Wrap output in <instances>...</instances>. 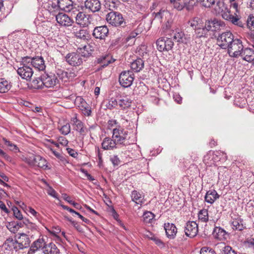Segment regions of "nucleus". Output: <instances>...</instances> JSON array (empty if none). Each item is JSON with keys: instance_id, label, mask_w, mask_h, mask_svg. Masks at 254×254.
<instances>
[{"instance_id": "obj_6", "label": "nucleus", "mask_w": 254, "mask_h": 254, "mask_svg": "<svg viewBox=\"0 0 254 254\" xmlns=\"http://www.w3.org/2000/svg\"><path fill=\"white\" fill-rule=\"evenodd\" d=\"M17 72L22 79L26 80H29L33 74L31 65L28 63L23 62V58H22L20 66L18 68Z\"/></svg>"}, {"instance_id": "obj_62", "label": "nucleus", "mask_w": 254, "mask_h": 254, "mask_svg": "<svg viewBox=\"0 0 254 254\" xmlns=\"http://www.w3.org/2000/svg\"><path fill=\"white\" fill-rule=\"evenodd\" d=\"M58 141L60 144L66 146L68 144V140L64 136H60L58 138Z\"/></svg>"}, {"instance_id": "obj_3", "label": "nucleus", "mask_w": 254, "mask_h": 254, "mask_svg": "<svg viewBox=\"0 0 254 254\" xmlns=\"http://www.w3.org/2000/svg\"><path fill=\"white\" fill-rule=\"evenodd\" d=\"M128 131L121 128H115L113 129L112 138L118 146L126 145L128 144L127 137Z\"/></svg>"}, {"instance_id": "obj_24", "label": "nucleus", "mask_w": 254, "mask_h": 254, "mask_svg": "<svg viewBox=\"0 0 254 254\" xmlns=\"http://www.w3.org/2000/svg\"><path fill=\"white\" fill-rule=\"evenodd\" d=\"M164 229L168 238L170 239L175 238L177 233V229L174 224L169 223H165Z\"/></svg>"}, {"instance_id": "obj_20", "label": "nucleus", "mask_w": 254, "mask_h": 254, "mask_svg": "<svg viewBox=\"0 0 254 254\" xmlns=\"http://www.w3.org/2000/svg\"><path fill=\"white\" fill-rule=\"evenodd\" d=\"M76 100V102H79L80 103L78 105V107L81 111L82 114L85 116H91L92 113L91 107L86 103V102L81 97H78Z\"/></svg>"}, {"instance_id": "obj_56", "label": "nucleus", "mask_w": 254, "mask_h": 254, "mask_svg": "<svg viewBox=\"0 0 254 254\" xmlns=\"http://www.w3.org/2000/svg\"><path fill=\"white\" fill-rule=\"evenodd\" d=\"M221 254H237V253L230 246H227L224 247Z\"/></svg>"}, {"instance_id": "obj_61", "label": "nucleus", "mask_w": 254, "mask_h": 254, "mask_svg": "<svg viewBox=\"0 0 254 254\" xmlns=\"http://www.w3.org/2000/svg\"><path fill=\"white\" fill-rule=\"evenodd\" d=\"M110 159L114 166H117L120 163V160L117 155L111 156Z\"/></svg>"}, {"instance_id": "obj_63", "label": "nucleus", "mask_w": 254, "mask_h": 254, "mask_svg": "<svg viewBox=\"0 0 254 254\" xmlns=\"http://www.w3.org/2000/svg\"><path fill=\"white\" fill-rule=\"evenodd\" d=\"M150 235L151 236L150 239L153 240L156 243V244L158 245V246L163 245L162 242L159 239L153 235L152 234H150Z\"/></svg>"}, {"instance_id": "obj_32", "label": "nucleus", "mask_w": 254, "mask_h": 254, "mask_svg": "<svg viewBox=\"0 0 254 254\" xmlns=\"http://www.w3.org/2000/svg\"><path fill=\"white\" fill-rule=\"evenodd\" d=\"M144 67V61L138 58L130 64V67L135 72L140 71Z\"/></svg>"}, {"instance_id": "obj_16", "label": "nucleus", "mask_w": 254, "mask_h": 254, "mask_svg": "<svg viewBox=\"0 0 254 254\" xmlns=\"http://www.w3.org/2000/svg\"><path fill=\"white\" fill-rule=\"evenodd\" d=\"M84 5L85 8L88 12L93 13L99 11L101 8V4L99 0H85Z\"/></svg>"}, {"instance_id": "obj_51", "label": "nucleus", "mask_w": 254, "mask_h": 254, "mask_svg": "<svg viewBox=\"0 0 254 254\" xmlns=\"http://www.w3.org/2000/svg\"><path fill=\"white\" fill-rule=\"evenodd\" d=\"M184 1L186 8L188 10L192 9L198 2V0H184Z\"/></svg>"}, {"instance_id": "obj_49", "label": "nucleus", "mask_w": 254, "mask_h": 254, "mask_svg": "<svg viewBox=\"0 0 254 254\" xmlns=\"http://www.w3.org/2000/svg\"><path fill=\"white\" fill-rule=\"evenodd\" d=\"M32 86L35 89L42 88L43 86H44L43 83L42 75L41 76L40 78L34 79L32 82Z\"/></svg>"}, {"instance_id": "obj_27", "label": "nucleus", "mask_w": 254, "mask_h": 254, "mask_svg": "<svg viewBox=\"0 0 254 254\" xmlns=\"http://www.w3.org/2000/svg\"><path fill=\"white\" fill-rule=\"evenodd\" d=\"M216 2L213 6V10L216 14H220L221 12L227 11L228 8L224 0H218Z\"/></svg>"}, {"instance_id": "obj_40", "label": "nucleus", "mask_w": 254, "mask_h": 254, "mask_svg": "<svg viewBox=\"0 0 254 254\" xmlns=\"http://www.w3.org/2000/svg\"><path fill=\"white\" fill-rule=\"evenodd\" d=\"M198 219L202 222H206L208 220V214L207 209H203L199 211L198 214Z\"/></svg>"}, {"instance_id": "obj_60", "label": "nucleus", "mask_w": 254, "mask_h": 254, "mask_svg": "<svg viewBox=\"0 0 254 254\" xmlns=\"http://www.w3.org/2000/svg\"><path fill=\"white\" fill-rule=\"evenodd\" d=\"M47 192L48 194L52 197L59 199V197H58V194L56 191L54 190L52 187H49V188L47 190Z\"/></svg>"}, {"instance_id": "obj_46", "label": "nucleus", "mask_w": 254, "mask_h": 254, "mask_svg": "<svg viewBox=\"0 0 254 254\" xmlns=\"http://www.w3.org/2000/svg\"><path fill=\"white\" fill-rule=\"evenodd\" d=\"M143 221L145 223H150L154 217V214L150 211H146L143 213Z\"/></svg>"}, {"instance_id": "obj_22", "label": "nucleus", "mask_w": 254, "mask_h": 254, "mask_svg": "<svg viewBox=\"0 0 254 254\" xmlns=\"http://www.w3.org/2000/svg\"><path fill=\"white\" fill-rule=\"evenodd\" d=\"M208 24L206 21L204 25L203 24L200 27H198L197 29L194 31V35L196 38H207L209 35L210 30L207 27Z\"/></svg>"}, {"instance_id": "obj_19", "label": "nucleus", "mask_w": 254, "mask_h": 254, "mask_svg": "<svg viewBox=\"0 0 254 254\" xmlns=\"http://www.w3.org/2000/svg\"><path fill=\"white\" fill-rule=\"evenodd\" d=\"M16 241L18 250L28 248L30 244V240L28 236L23 233L18 234Z\"/></svg>"}, {"instance_id": "obj_37", "label": "nucleus", "mask_w": 254, "mask_h": 254, "mask_svg": "<svg viewBox=\"0 0 254 254\" xmlns=\"http://www.w3.org/2000/svg\"><path fill=\"white\" fill-rule=\"evenodd\" d=\"M213 235L219 240L225 239V236L226 234V231L220 227H215L213 230Z\"/></svg>"}, {"instance_id": "obj_11", "label": "nucleus", "mask_w": 254, "mask_h": 254, "mask_svg": "<svg viewBox=\"0 0 254 254\" xmlns=\"http://www.w3.org/2000/svg\"><path fill=\"white\" fill-rule=\"evenodd\" d=\"M153 15H154L155 19L160 20L161 21H162L163 20H164V21H166V27L167 28L171 27L173 22L172 15L168 10H160L158 12H153Z\"/></svg>"}, {"instance_id": "obj_64", "label": "nucleus", "mask_w": 254, "mask_h": 254, "mask_svg": "<svg viewBox=\"0 0 254 254\" xmlns=\"http://www.w3.org/2000/svg\"><path fill=\"white\" fill-rule=\"evenodd\" d=\"M66 150L69 155L74 158H76L78 155L77 152L73 149L70 148H67Z\"/></svg>"}, {"instance_id": "obj_12", "label": "nucleus", "mask_w": 254, "mask_h": 254, "mask_svg": "<svg viewBox=\"0 0 254 254\" xmlns=\"http://www.w3.org/2000/svg\"><path fill=\"white\" fill-rule=\"evenodd\" d=\"M220 14L221 15L222 18L227 21L231 22L233 24L237 25L240 27L243 28L245 25L237 15L236 16L233 15L231 14L230 10L229 8L227 9V11L221 12Z\"/></svg>"}, {"instance_id": "obj_55", "label": "nucleus", "mask_w": 254, "mask_h": 254, "mask_svg": "<svg viewBox=\"0 0 254 254\" xmlns=\"http://www.w3.org/2000/svg\"><path fill=\"white\" fill-rule=\"evenodd\" d=\"M117 105H118V100L114 98H111L109 101L106 107L108 109L112 110L115 108Z\"/></svg>"}, {"instance_id": "obj_44", "label": "nucleus", "mask_w": 254, "mask_h": 254, "mask_svg": "<svg viewBox=\"0 0 254 254\" xmlns=\"http://www.w3.org/2000/svg\"><path fill=\"white\" fill-rule=\"evenodd\" d=\"M87 31L82 29H80L78 31L74 32V36L76 38L81 40L87 39Z\"/></svg>"}, {"instance_id": "obj_21", "label": "nucleus", "mask_w": 254, "mask_h": 254, "mask_svg": "<svg viewBox=\"0 0 254 254\" xmlns=\"http://www.w3.org/2000/svg\"><path fill=\"white\" fill-rule=\"evenodd\" d=\"M57 21L61 25L69 26L73 23V21L66 14L63 13H59L56 16Z\"/></svg>"}, {"instance_id": "obj_39", "label": "nucleus", "mask_w": 254, "mask_h": 254, "mask_svg": "<svg viewBox=\"0 0 254 254\" xmlns=\"http://www.w3.org/2000/svg\"><path fill=\"white\" fill-rule=\"evenodd\" d=\"M35 163V164L34 166H37L45 169L47 168V162L46 160L41 156L37 155Z\"/></svg>"}, {"instance_id": "obj_29", "label": "nucleus", "mask_w": 254, "mask_h": 254, "mask_svg": "<svg viewBox=\"0 0 254 254\" xmlns=\"http://www.w3.org/2000/svg\"><path fill=\"white\" fill-rule=\"evenodd\" d=\"M3 246L6 250L8 251L15 250L16 251L18 250L16 240H13L12 237L8 238L5 240Z\"/></svg>"}, {"instance_id": "obj_41", "label": "nucleus", "mask_w": 254, "mask_h": 254, "mask_svg": "<svg viewBox=\"0 0 254 254\" xmlns=\"http://www.w3.org/2000/svg\"><path fill=\"white\" fill-rule=\"evenodd\" d=\"M7 228L13 233H15L18 231V225L17 222L11 221L6 224Z\"/></svg>"}, {"instance_id": "obj_10", "label": "nucleus", "mask_w": 254, "mask_h": 254, "mask_svg": "<svg viewBox=\"0 0 254 254\" xmlns=\"http://www.w3.org/2000/svg\"><path fill=\"white\" fill-rule=\"evenodd\" d=\"M23 62L28 63L30 65H32L34 67L39 70H43L46 67L43 58L41 57L33 58L28 57H24Z\"/></svg>"}, {"instance_id": "obj_59", "label": "nucleus", "mask_w": 254, "mask_h": 254, "mask_svg": "<svg viewBox=\"0 0 254 254\" xmlns=\"http://www.w3.org/2000/svg\"><path fill=\"white\" fill-rule=\"evenodd\" d=\"M200 254H216L215 252L211 249L207 247L201 248Z\"/></svg>"}, {"instance_id": "obj_52", "label": "nucleus", "mask_w": 254, "mask_h": 254, "mask_svg": "<svg viewBox=\"0 0 254 254\" xmlns=\"http://www.w3.org/2000/svg\"><path fill=\"white\" fill-rule=\"evenodd\" d=\"M172 3H173L174 8L179 10L186 8L184 0H173Z\"/></svg>"}, {"instance_id": "obj_17", "label": "nucleus", "mask_w": 254, "mask_h": 254, "mask_svg": "<svg viewBox=\"0 0 254 254\" xmlns=\"http://www.w3.org/2000/svg\"><path fill=\"white\" fill-rule=\"evenodd\" d=\"M42 79L43 85L47 88L54 87L59 81L57 77L53 74L44 73L42 75Z\"/></svg>"}, {"instance_id": "obj_47", "label": "nucleus", "mask_w": 254, "mask_h": 254, "mask_svg": "<svg viewBox=\"0 0 254 254\" xmlns=\"http://www.w3.org/2000/svg\"><path fill=\"white\" fill-rule=\"evenodd\" d=\"M246 26L249 30H254V16L250 14L246 20Z\"/></svg>"}, {"instance_id": "obj_1", "label": "nucleus", "mask_w": 254, "mask_h": 254, "mask_svg": "<svg viewBox=\"0 0 254 254\" xmlns=\"http://www.w3.org/2000/svg\"><path fill=\"white\" fill-rule=\"evenodd\" d=\"M87 46L85 45L78 47L76 52L68 54L66 57V61L71 65L78 66L89 57L91 53L87 51Z\"/></svg>"}, {"instance_id": "obj_5", "label": "nucleus", "mask_w": 254, "mask_h": 254, "mask_svg": "<svg viewBox=\"0 0 254 254\" xmlns=\"http://www.w3.org/2000/svg\"><path fill=\"white\" fill-rule=\"evenodd\" d=\"M234 39V36L231 32H224L218 36L217 44L221 49H226Z\"/></svg>"}, {"instance_id": "obj_25", "label": "nucleus", "mask_w": 254, "mask_h": 254, "mask_svg": "<svg viewBox=\"0 0 254 254\" xmlns=\"http://www.w3.org/2000/svg\"><path fill=\"white\" fill-rule=\"evenodd\" d=\"M71 121L75 126V129L81 135H84L87 131V129L84 127L83 123L77 119L76 116L71 118Z\"/></svg>"}, {"instance_id": "obj_48", "label": "nucleus", "mask_w": 254, "mask_h": 254, "mask_svg": "<svg viewBox=\"0 0 254 254\" xmlns=\"http://www.w3.org/2000/svg\"><path fill=\"white\" fill-rule=\"evenodd\" d=\"M147 91V87L144 84H140L137 86L134 89V91L136 94H139L141 96L145 95Z\"/></svg>"}, {"instance_id": "obj_42", "label": "nucleus", "mask_w": 254, "mask_h": 254, "mask_svg": "<svg viewBox=\"0 0 254 254\" xmlns=\"http://www.w3.org/2000/svg\"><path fill=\"white\" fill-rule=\"evenodd\" d=\"M98 63L102 64L103 66L108 65L110 63V56L108 55H105L102 56L97 59Z\"/></svg>"}, {"instance_id": "obj_50", "label": "nucleus", "mask_w": 254, "mask_h": 254, "mask_svg": "<svg viewBox=\"0 0 254 254\" xmlns=\"http://www.w3.org/2000/svg\"><path fill=\"white\" fill-rule=\"evenodd\" d=\"M156 45L157 48L159 51L163 52L165 51V38H161L158 39L156 41Z\"/></svg>"}, {"instance_id": "obj_34", "label": "nucleus", "mask_w": 254, "mask_h": 254, "mask_svg": "<svg viewBox=\"0 0 254 254\" xmlns=\"http://www.w3.org/2000/svg\"><path fill=\"white\" fill-rule=\"evenodd\" d=\"M232 228L235 230L242 231L246 227L243 224V220L240 218H237L233 220L232 222Z\"/></svg>"}, {"instance_id": "obj_57", "label": "nucleus", "mask_w": 254, "mask_h": 254, "mask_svg": "<svg viewBox=\"0 0 254 254\" xmlns=\"http://www.w3.org/2000/svg\"><path fill=\"white\" fill-rule=\"evenodd\" d=\"M12 211L13 212V215L15 218H16L18 220L23 219V216L21 212L16 207H13Z\"/></svg>"}, {"instance_id": "obj_28", "label": "nucleus", "mask_w": 254, "mask_h": 254, "mask_svg": "<svg viewBox=\"0 0 254 254\" xmlns=\"http://www.w3.org/2000/svg\"><path fill=\"white\" fill-rule=\"evenodd\" d=\"M219 195L214 190H211L207 191L205 195V200L210 204H212L219 198Z\"/></svg>"}, {"instance_id": "obj_9", "label": "nucleus", "mask_w": 254, "mask_h": 254, "mask_svg": "<svg viewBox=\"0 0 254 254\" xmlns=\"http://www.w3.org/2000/svg\"><path fill=\"white\" fill-rule=\"evenodd\" d=\"M57 4L60 9L70 13L71 14L76 10V8H79L78 5L73 4L71 0H58Z\"/></svg>"}, {"instance_id": "obj_18", "label": "nucleus", "mask_w": 254, "mask_h": 254, "mask_svg": "<svg viewBox=\"0 0 254 254\" xmlns=\"http://www.w3.org/2000/svg\"><path fill=\"white\" fill-rule=\"evenodd\" d=\"M198 231V225L195 222L189 221L187 223L185 232L187 236L193 238L197 234Z\"/></svg>"}, {"instance_id": "obj_30", "label": "nucleus", "mask_w": 254, "mask_h": 254, "mask_svg": "<svg viewBox=\"0 0 254 254\" xmlns=\"http://www.w3.org/2000/svg\"><path fill=\"white\" fill-rule=\"evenodd\" d=\"M43 253L44 254H60V250L53 243L47 244L44 248Z\"/></svg>"}, {"instance_id": "obj_2", "label": "nucleus", "mask_w": 254, "mask_h": 254, "mask_svg": "<svg viewBox=\"0 0 254 254\" xmlns=\"http://www.w3.org/2000/svg\"><path fill=\"white\" fill-rule=\"evenodd\" d=\"M71 16L75 17L76 23L81 27H86L90 24H93V20L100 18L96 14H89L80 11L79 8H76V10L71 14Z\"/></svg>"}, {"instance_id": "obj_4", "label": "nucleus", "mask_w": 254, "mask_h": 254, "mask_svg": "<svg viewBox=\"0 0 254 254\" xmlns=\"http://www.w3.org/2000/svg\"><path fill=\"white\" fill-rule=\"evenodd\" d=\"M243 48L242 41L239 39H235L226 49L230 57L237 58L240 57Z\"/></svg>"}, {"instance_id": "obj_8", "label": "nucleus", "mask_w": 254, "mask_h": 254, "mask_svg": "<svg viewBox=\"0 0 254 254\" xmlns=\"http://www.w3.org/2000/svg\"><path fill=\"white\" fill-rule=\"evenodd\" d=\"M107 22L113 26H121L124 23V19L122 15L115 11L110 12L106 16Z\"/></svg>"}, {"instance_id": "obj_43", "label": "nucleus", "mask_w": 254, "mask_h": 254, "mask_svg": "<svg viewBox=\"0 0 254 254\" xmlns=\"http://www.w3.org/2000/svg\"><path fill=\"white\" fill-rule=\"evenodd\" d=\"M2 140L4 142L5 145L9 147V150L15 152H19V149L15 144L12 143L4 137L2 138Z\"/></svg>"}, {"instance_id": "obj_35", "label": "nucleus", "mask_w": 254, "mask_h": 254, "mask_svg": "<svg viewBox=\"0 0 254 254\" xmlns=\"http://www.w3.org/2000/svg\"><path fill=\"white\" fill-rule=\"evenodd\" d=\"M203 24L202 20L198 17H193L188 21V24L191 27L194 31Z\"/></svg>"}, {"instance_id": "obj_45", "label": "nucleus", "mask_w": 254, "mask_h": 254, "mask_svg": "<svg viewBox=\"0 0 254 254\" xmlns=\"http://www.w3.org/2000/svg\"><path fill=\"white\" fill-rule=\"evenodd\" d=\"M216 0H199L200 3L205 8H210L213 7L216 3Z\"/></svg>"}, {"instance_id": "obj_54", "label": "nucleus", "mask_w": 254, "mask_h": 254, "mask_svg": "<svg viewBox=\"0 0 254 254\" xmlns=\"http://www.w3.org/2000/svg\"><path fill=\"white\" fill-rule=\"evenodd\" d=\"M165 51H168L172 49L174 46V42L172 41V38L170 37L165 39Z\"/></svg>"}, {"instance_id": "obj_23", "label": "nucleus", "mask_w": 254, "mask_h": 254, "mask_svg": "<svg viewBox=\"0 0 254 254\" xmlns=\"http://www.w3.org/2000/svg\"><path fill=\"white\" fill-rule=\"evenodd\" d=\"M253 47L254 48V46ZM240 57L247 62H252L254 61V50L250 48H243Z\"/></svg>"}, {"instance_id": "obj_33", "label": "nucleus", "mask_w": 254, "mask_h": 254, "mask_svg": "<svg viewBox=\"0 0 254 254\" xmlns=\"http://www.w3.org/2000/svg\"><path fill=\"white\" fill-rule=\"evenodd\" d=\"M131 197L132 200L137 204L141 205L144 201V196L136 190L131 192Z\"/></svg>"}, {"instance_id": "obj_53", "label": "nucleus", "mask_w": 254, "mask_h": 254, "mask_svg": "<svg viewBox=\"0 0 254 254\" xmlns=\"http://www.w3.org/2000/svg\"><path fill=\"white\" fill-rule=\"evenodd\" d=\"M60 130L64 135L68 134L70 131V126L68 123H66L63 125L60 128Z\"/></svg>"}, {"instance_id": "obj_26", "label": "nucleus", "mask_w": 254, "mask_h": 254, "mask_svg": "<svg viewBox=\"0 0 254 254\" xmlns=\"http://www.w3.org/2000/svg\"><path fill=\"white\" fill-rule=\"evenodd\" d=\"M117 143L112 137H105L102 142V148L104 150H113L118 147Z\"/></svg>"}, {"instance_id": "obj_7", "label": "nucleus", "mask_w": 254, "mask_h": 254, "mask_svg": "<svg viewBox=\"0 0 254 254\" xmlns=\"http://www.w3.org/2000/svg\"><path fill=\"white\" fill-rule=\"evenodd\" d=\"M134 78V74L132 71L125 70L120 73L119 81L122 87L127 88L132 85Z\"/></svg>"}, {"instance_id": "obj_13", "label": "nucleus", "mask_w": 254, "mask_h": 254, "mask_svg": "<svg viewBox=\"0 0 254 254\" xmlns=\"http://www.w3.org/2000/svg\"><path fill=\"white\" fill-rule=\"evenodd\" d=\"M206 21L208 24L207 27L210 31L218 32L224 29L225 27L224 22L216 18L207 20Z\"/></svg>"}, {"instance_id": "obj_31", "label": "nucleus", "mask_w": 254, "mask_h": 254, "mask_svg": "<svg viewBox=\"0 0 254 254\" xmlns=\"http://www.w3.org/2000/svg\"><path fill=\"white\" fill-rule=\"evenodd\" d=\"M46 245L43 238H39L32 243L30 247V251L35 253L40 248H42L43 250Z\"/></svg>"}, {"instance_id": "obj_15", "label": "nucleus", "mask_w": 254, "mask_h": 254, "mask_svg": "<svg viewBox=\"0 0 254 254\" xmlns=\"http://www.w3.org/2000/svg\"><path fill=\"white\" fill-rule=\"evenodd\" d=\"M109 34V29L106 26H97L94 28L92 36L96 39L105 40Z\"/></svg>"}, {"instance_id": "obj_14", "label": "nucleus", "mask_w": 254, "mask_h": 254, "mask_svg": "<svg viewBox=\"0 0 254 254\" xmlns=\"http://www.w3.org/2000/svg\"><path fill=\"white\" fill-rule=\"evenodd\" d=\"M170 37L175 42L184 44H188L191 39L190 34H185L182 31H173Z\"/></svg>"}, {"instance_id": "obj_38", "label": "nucleus", "mask_w": 254, "mask_h": 254, "mask_svg": "<svg viewBox=\"0 0 254 254\" xmlns=\"http://www.w3.org/2000/svg\"><path fill=\"white\" fill-rule=\"evenodd\" d=\"M11 88V85L4 78H0V93H5Z\"/></svg>"}, {"instance_id": "obj_36", "label": "nucleus", "mask_w": 254, "mask_h": 254, "mask_svg": "<svg viewBox=\"0 0 254 254\" xmlns=\"http://www.w3.org/2000/svg\"><path fill=\"white\" fill-rule=\"evenodd\" d=\"M131 103V100L127 96L123 97L118 100V105L122 109L130 107Z\"/></svg>"}, {"instance_id": "obj_58", "label": "nucleus", "mask_w": 254, "mask_h": 254, "mask_svg": "<svg viewBox=\"0 0 254 254\" xmlns=\"http://www.w3.org/2000/svg\"><path fill=\"white\" fill-rule=\"evenodd\" d=\"M37 155H32L25 159V162L30 166H34L35 164V160Z\"/></svg>"}]
</instances>
